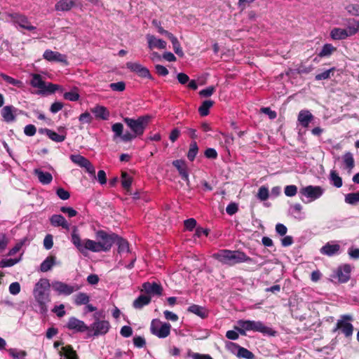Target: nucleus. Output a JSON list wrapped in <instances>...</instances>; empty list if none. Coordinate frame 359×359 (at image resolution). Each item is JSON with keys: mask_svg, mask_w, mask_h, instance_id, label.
<instances>
[{"mask_svg": "<svg viewBox=\"0 0 359 359\" xmlns=\"http://www.w3.org/2000/svg\"><path fill=\"white\" fill-rule=\"evenodd\" d=\"M60 86L58 85L51 83H45V88H42L40 93L42 94L53 93L58 90Z\"/></svg>", "mask_w": 359, "mask_h": 359, "instance_id": "47", "label": "nucleus"}, {"mask_svg": "<svg viewBox=\"0 0 359 359\" xmlns=\"http://www.w3.org/2000/svg\"><path fill=\"white\" fill-rule=\"evenodd\" d=\"M346 11L354 16H359V4H349L346 6Z\"/></svg>", "mask_w": 359, "mask_h": 359, "instance_id": "52", "label": "nucleus"}, {"mask_svg": "<svg viewBox=\"0 0 359 359\" xmlns=\"http://www.w3.org/2000/svg\"><path fill=\"white\" fill-rule=\"evenodd\" d=\"M50 287L49 280L46 278H41L35 285L33 291L34 297L39 303L42 313L47 311L46 304L50 302L49 295L46 291Z\"/></svg>", "mask_w": 359, "mask_h": 359, "instance_id": "3", "label": "nucleus"}, {"mask_svg": "<svg viewBox=\"0 0 359 359\" xmlns=\"http://www.w3.org/2000/svg\"><path fill=\"white\" fill-rule=\"evenodd\" d=\"M34 173L42 184H49L53 180V176L50 172H44L40 169H34Z\"/></svg>", "mask_w": 359, "mask_h": 359, "instance_id": "27", "label": "nucleus"}, {"mask_svg": "<svg viewBox=\"0 0 359 359\" xmlns=\"http://www.w3.org/2000/svg\"><path fill=\"white\" fill-rule=\"evenodd\" d=\"M215 90V88L214 86H209L205 89L201 90L199 92V95L201 96L205 97H210L213 94Z\"/></svg>", "mask_w": 359, "mask_h": 359, "instance_id": "62", "label": "nucleus"}, {"mask_svg": "<svg viewBox=\"0 0 359 359\" xmlns=\"http://www.w3.org/2000/svg\"><path fill=\"white\" fill-rule=\"evenodd\" d=\"M189 355L192 358V359H212V358L207 354H201L198 353H189Z\"/></svg>", "mask_w": 359, "mask_h": 359, "instance_id": "64", "label": "nucleus"}, {"mask_svg": "<svg viewBox=\"0 0 359 359\" xmlns=\"http://www.w3.org/2000/svg\"><path fill=\"white\" fill-rule=\"evenodd\" d=\"M27 241V238H24L21 241H20L18 243L15 244V245L13 248H11L9 250V252L8 253V256H13L15 254H16L18 252L20 251V250L22 248V247L25 245V243Z\"/></svg>", "mask_w": 359, "mask_h": 359, "instance_id": "49", "label": "nucleus"}, {"mask_svg": "<svg viewBox=\"0 0 359 359\" xmlns=\"http://www.w3.org/2000/svg\"><path fill=\"white\" fill-rule=\"evenodd\" d=\"M89 336H99L107 334L110 328V324L107 320H101L97 318L89 327Z\"/></svg>", "mask_w": 359, "mask_h": 359, "instance_id": "9", "label": "nucleus"}, {"mask_svg": "<svg viewBox=\"0 0 359 359\" xmlns=\"http://www.w3.org/2000/svg\"><path fill=\"white\" fill-rule=\"evenodd\" d=\"M45 134L53 141L56 142H62L65 140V136L59 135L53 130H45Z\"/></svg>", "mask_w": 359, "mask_h": 359, "instance_id": "44", "label": "nucleus"}, {"mask_svg": "<svg viewBox=\"0 0 359 359\" xmlns=\"http://www.w3.org/2000/svg\"><path fill=\"white\" fill-rule=\"evenodd\" d=\"M66 327L76 332H88L90 328L83 320L75 317L69 318Z\"/></svg>", "mask_w": 359, "mask_h": 359, "instance_id": "15", "label": "nucleus"}, {"mask_svg": "<svg viewBox=\"0 0 359 359\" xmlns=\"http://www.w3.org/2000/svg\"><path fill=\"white\" fill-rule=\"evenodd\" d=\"M70 159L74 163L85 168L89 174L95 177V169L88 159L79 154L71 155Z\"/></svg>", "mask_w": 359, "mask_h": 359, "instance_id": "13", "label": "nucleus"}, {"mask_svg": "<svg viewBox=\"0 0 359 359\" xmlns=\"http://www.w3.org/2000/svg\"><path fill=\"white\" fill-rule=\"evenodd\" d=\"M284 193L288 197L294 196L297 193V187L295 185H287L285 187Z\"/></svg>", "mask_w": 359, "mask_h": 359, "instance_id": "53", "label": "nucleus"}, {"mask_svg": "<svg viewBox=\"0 0 359 359\" xmlns=\"http://www.w3.org/2000/svg\"><path fill=\"white\" fill-rule=\"evenodd\" d=\"M50 223L54 226H62L68 230L69 224L65 218L61 215H53L50 219Z\"/></svg>", "mask_w": 359, "mask_h": 359, "instance_id": "28", "label": "nucleus"}, {"mask_svg": "<svg viewBox=\"0 0 359 359\" xmlns=\"http://www.w3.org/2000/svg\"><path fill=\"white\" fill-rule=\"evenodd\" d=\"M109 87L112 90L121 92L125 90L126 84L123 81H120V82H117V83H111L109 85Z\"/></svg>", "mask_w": 359, "mask_h": 359, "instance_id": "56", "label": "nucleus"}, {"mask_svg": "<svg viewBox=\"0 0 359 359\" xmlns=\"http://www.w3.org/2000/svg\"><path fill=\"white\" fill-rule=\"evenodd\" d=\"M22 111L18 109L12 105H7L2 108L1 111V116L4 121L11 123L15 121L18 114H21Z\"/></svg>", "mask_w": 359, "mask_h": 359, "instance_id": "16", "label": "nucleus"}, {"mask_svg": "<svg viewBox=\"0 0 359 359\" xmlns=\"http://www.w3.org/2000/svg\"><path fill=\"white\" fill-rule=\"evenodd\" d=\"M171 325L158 319H153L150 325V332L160 339L166 338L170 333Z\"/></svg>", "mask_w": 359, "mask_h": 359, "instance_id": "7", "label": "nucleus"}, {"mask_svg": "<svg viewBox=\"0 0 359 359\" xmlns=\"http://www.w3.org/2000/svg\"><path fill=\"white\" fill-rule=\"evenodd\" d=\"M60 359H79V357L70 345L62 346L58 352Z\"/></svg>", "mask_w": 359, "mask_h": 359, "instance_id": "22", "label": "nucleus"}, {"mask_svg": "<svg viewBox=\"0 0 359 359\" xmlns=\"http://www.w3.org/2000/svg\"><path fill=\"white\" fill-rule=\"evenodd\" d=\"M330 179L332 184L337 188H340L342 186V179L339 176L335 170H331Z\"/></svg>", "mask_w": 359, "mask_h": 359, "instance_id": "40", "label": "nucleus"}, {"mask_svg": "<svg viewBox=\"0 0 359 359\" xmlns=\"http://www.w3.org/2000/svg\"><path fill=\"white\" fill-rule=\"evenodd\" d=\"M7 16L14 23L18 25L20 27L29 30L33 31L36 29V27L32 26L29 22L28 18L22 14L18 13H8Z\"/></svg>", "mask_w": 359, "mask_h": 359, "instance_id": "12", "label": "nucleus"}, {"mask_svg": "<svg viewBox=\"0 0 359 359\" xmlns=\"http://www.w3.org/2000/svg\"><path fill=\"white\" fill-rule=\"evenodd\" d=\"M238 323L241 327V328L238 329V332L242 335L245 334V331L258 332L271 336L274 335L275 333V332H273L271 328L266 326L261 321L241 320L238 322Z\"/></svg>", "mask_w": 359, "mask_h": 359, "instance_id": "4", "label": "nucleus"}, {"mask_svg": "<svg viewBox=\"0 0 359 359\" xmlns=\"http://www.w3.org/2000/svg\"><path fill=\"white\" fill-rule=\"evenodd\" d=\"M151 302V297L147 295H140L133 302V307L137 309H142L144 306L148 305Z\"/></svg>", "mask_w": 359, "mask_h": 359, "instance_id": "31", "label": "nucleus"}, {"mask_svg": "<svg viewBox=\"0 0 359 359\" xmlns=\"http://www.w3.org/2000/svg\"><path fill=\"white\" fill-rule=\"evenodd\" d=\"M115 243H116L118 245V252H128L129 251V245L126 240L117 236Z\"/></svg>", "mask_w": 359, "mask_h": 359, "instance_id": "42", "label": "nucleus"}, {"mask_svg": "<svg viewBox=\"0 0 359 359\" xmlns=\"http://www.w3.org/2000/svg\"><path fill=\"white\" fill-rule=\"evenodd\" d=\"M214 102L208 100L203 102L202 104L198 108V111L201 116H205L209 114V109L212 107Z\"/></svg>", "mask_w": 359, "mask_h": 359, "instance_id": "35", "label": "nucleus"}, {"mask_svg": "<svg viewBox=\"0 0 359 359\" xmlns=\"http://www.w3.org/2000/svg\"><path fill=\"white\" fill-rule=\"evenodd\" d=\"M79 120L80 122H82V123H90L93 120V117L91 116V115L89 112L86 111V112L81 114L79 116Z\"/></svg>", "mask_w": 359, "mask_h": 359, "instance_id": "63", "label": "nucleus"}, {"mask_svg": "<svg viewBox=\"0 0 359 359\" xmlns=\"http://www.w3.org/2000/svg\"><path fill=\"white\" fill-rule=\"evenodd\" d=\"M142 290L149 297L161 296L163 287L161 284L156 282H146L142 284Z\"/></svg>", "mask_w": 359, "mask_h": 359, "instance_id": "17", "label": "nucleus"}, {"mask_svg": "<svg viewBox=\"0 0 359 359\" xmlns=\"http://www.w3.org/2000/svg\"><path fill=\"white\" fill-rule=\"evenodd\" d=\"M57 196L62 200H67L70 197L69 191H66L63 188H58L56 191Z\"/></svg>", "mask_w": 359, "mask_h": 359, "instance_id": "58", "label": "nucleus"}, {"mask_svg": "<svg viewBox=\"0 0 359 359\" xmlns=\"http://www.w3.org/2000/svg\"><path fill=\"white\" fill-rule=\"evenodd\" d=\"M55 264V257H48L40 266V269L42 272H47L51 269Z\"/></svg>", "mask_w": 359, "mask_h": 359, "instance_id": "36", "label": "nucleus"}, {"mask_svg": "<svg viewBox=\"0 0 359 359\" xmlns=\"http://www.w3.org/2000/svg\"><path fill=\"white\" fill-rule=\"evenodd\" d=\"M353 320V318L351 315H341L339 319L337 320L333 332H335L337 330H340L346 338L351 337L354 330L353 325L351 324Z\"/></svg>", "mask_w": 359, "mask_h": 359, "instance_id": "6", "label": "nucleus"}, {"mask_svg": "<svg viewBox=\"0 0 359 359\" xmlns=\"http://www.w3.org/2000/svg\"><path fill=\"white\" fill-rule=\"evenodd\" d=\"M111 130L114 133V140H116L117 138H121L123 142H128L133 140V135H131L130 133L126 132V133L123 134V126L121 123H116L113 124L111 126Z\"/></svg>", "mask_w": 359, "mask_h": 359, "instance_id": "14", "label": "nucleus"}, {"mask_svg": "<svg viewBox=\"0 0 359 359\" xmlns=\"http://www.w3.org/2000/svg\"><path fill=\"white\" fill-rule=\"evenodd\" d=\"M91 111L94 114L95 116L99 119L107 120L109 117V111L104 106L96 105L91 109Z\"/></svg>", "mask_w": 359, "mask_h": 359, "instance_id": "26", "label": "nucleus"}, {"mask_svg": "<svg viewBox=\"0 0 359 359\" xmlns=\"http://www.w3.org/2000/svg\"><path fill=\"white\" fill-rule=\"evenodd\" d=\"M330 36L334 40H342L348 37L345 29L341 28H334L332 29Z\"/></svg>", "mask_w": 359, "mask_h": 359, "instance_id": "34", "label": "nucleus"}, {"mask_svg": "<svg viewBox=\"0 0 359 359\" xmlns=\"http://www.w3.org/2000/svg\"><path fill=\"white\" fill-rule=\"evenodd\" d=\"M187 311L190 313H194L201 318H205L208 315V310L205 307L197 304L191 305L188 308Z\"/></svg>", "mask_w": 359, "mask_h": 359, "instance_id": "30", "label": "nucleus"}, {"mask_svg": "<svg viewBox=\"0 0 359 359\" xmlns=\"http://www.w3.org/2000/svg\"><path fill=\"white\" fill-rule=\"evenodd\" d=\"M63 97L65 100L72 101V102H75V101L79 100L80 95L78 92V88H74L71 91L64 93Z\"/></svg>", "mask_w": 359, "mask_h": 359, "instance_id": "41", "label": "nucleus"}, {"mask_svg": "<svg viewBox=\"0 0 359 359\" xmlns=\"http://www.w3.org/2000/svg\"><path fill=\"white\" fill-rule=\"evenodd\" d=\"M1 78L6 83L13 85L15 86H20V84L22 83L20 81L17 80V79H15L11 76H9L6 74H2Z\"/></svg>", "mask_w": 359, "mask_h": 359, "instance_id": "55", "label": "nucleus"}, {"mask_svg": "<svg viewBox=\"0 0 359 359\" xmlns=\"http://www.w3.org/2000/svg\"><path fill=\"white\" fill-rule=\"evenodd\" d=\"M343 161L346 167L350 171L353 168L355 165V161L353 154L348 151L343 156Z\"/></svg>", "mask_w": 359, "mask_h": 359, "instance_id": "37", "label": "nucleus"}, {"mask_svg": "<svg viewBox=\"0 0 359 359\" xmlns=\"http://www.w3.org/2000/svg\"><path fill=\"white\" fill-rule=\"evenodd\" d=\"M172 44V48H173V50L175 51V53L180 57H183L184 56V52L181 48V46H180V43L178 41V39H177L176 36H175L172 34H170L169 36L168 37Z\"/></svg>", "mask_w": 359, "mask_h": 359, "instance_id": "33", "label": "nucleus"}, {"mask_svg": "<svg viewBox=\"0 0 359 359\" xmlns=\"http://www.w3.org/2000/svg\"><path fill=\"white\" fill-rule=\"evenodd\" d=\"M121 184L124 189H128L132 184V178L127 172H122Z\"/></svg>", "mask_w": 359, "mask_h": 359, "instance_id": "50", "label": "nucleus"}, {"mask_svg": "<svg viewBox=\"0 0 359 359\" xmlns=\"http://www.w3.org/2000/svg\"><path fill=\"white\" fill-rule=\"evenodd\" d=\"M314 116L307 109L301 110L297 116V121L304 128H308L309 123L313 120Z\"/></svg>", "mask_w": 359, "mask_h": 359, "instance_id": "21", "label": "nucleus"}, {"mask_svg": "<svg viewBox=\"0 0 359 359\" xmlns=\"http://www.w3.org/2000/svg\"><path fill=\"white\" fill-rule=\"evenodd\" d=\"M96 238L99 240L102 251H109L112 247L113 244L116 242L117 235L115 233L109 234L106 231L100 230L96 232Z\"/></svg>", "mask_w": 359, "mask_h": 359, "instance_id": "8", "label": "nucleus"}, {"mask_svg": "<svg viewBox=\"0 0 359 359\" xmlns=\"http://www.w3.org/2000/svg\"><path fill=\"white\" fill-rule=\"evenodd\" d=\"M213 257L222 264L229 266L252 261L250 257L240 250H221L215 253Z\"/></svg>", "mask_w": 359, "mask_h": 359, "instance_id": "1", "label": "nucleus"}, {"mask_svg": "<svg viewBox=\"0 0 359 359\" xmlns=\"http://www.w3.org/2000/svg\"><path fill=\"white\" fill-rule=\"evenodd\" d=\"M334 50H336V48L330 43H326L323 46V48L318 53V55L320 57H328L331 55Z\"/></svg>", "mask_w": 359, "mask_h": 359, "instance_id": "38", "label": "nucleus"}, {"mask_svg": "<svg viewBox=\"0 0 359 359\" xmlns=\"http://www.w3.org/2000/svg\"><path fill=\"white\" fill-rule=\"evenodd\" d=\"M351 268L348 264L339 266L336 271V276L340 283H346L350 279Z\"/></svg>", "mask_w": 359, "mask_h": 359, "instance_id": "20", "label": "nucleus"}, {"mask_svg": "<svg viewBox=\"0 0 359 359\" xmlns=\"http://www.w3.org/2000/svg\"><path fill=\"white\" fill-rule=\"evenodd\" d=\"M149 116H139L137 119L128 117L123 118V121L133 132L131 135H133V139L137 136H141L143 135L146 128L149 124Z\"/></svg>", "mask_w": 359, "mask_h": 359, "instance_id": "5", "label": "nucleus"}, {"mask_svg": "<svg viewBox=\"0 0 359 359\" xmlns=\"http://www.w3.org/2000/svg\"><path fill=\"white\" fill-rule=\"evenodd\" d=\"M340 245L337 243H327L320 249V252L323 255L331 257L339 253Z\"/></svg>", "mask_w": 359, "mask_h": 359, "instance_id": "25", "label": "nucleus"}, {"mask_svg": "<svg viewBox=\"0 0 359 359\" xmlns=\"http://www.w3.org/2000/svg\"><path fill=\"white\" fill-rule=\"evenodd\" d=\"M36 133V127L32 124L27 125L24 128V133L29 137L34 136Z\"/></svg>", "mask_w": 359, "mask_h": 359, "instance_id": "60", "label": "nucleus"}, {"mask_svg": "<svg viewBox=\"0 0 359 359\" xmlns=\"http://www.w3.org/2000/svg\"><path fill=\"white\" fill-rule=\"evenodd\" d=\"M126 67L128 69H130L132 72H135L137 74L139 73L141 68L143 67L141 64L138 62H127Z\"/></svg>", "mask_w": 359, "mask_h": 359, "instance_id": "59", "label": "nucleus"}, {"mask_svg": "<svg viewBox=\"0 0 359 359\" xmlns=\"http://www.w3.org/2000/svg\"><path fill=\"white\" fill-rule=\"evenodd\" d=\"M71 241L76 248L83 255L86 254L87 250L93 252H102L100 243L90 239L81 240L76 226L72 228Z\"/></svg>", "mask_w": 359, "mask_h": 359, "instance_id": "2", "label": "nucleus"}, {"mask_svg": "<svg viewBox=\"0 0 359 359\" xmlns=\"http://www.w3.org/2000/svg\"><path fill=\"white\" fill-rule=\"evenodd\" d=\"M53 290L59 295L68 296L79 290V286L76 284L68 285L62 281H53L52 283Z\"/></svg>", "mask_w": 359, "mask_h": 359, "instance_id": "10", "label": "nucleus"}, {"mask_svg": "<svg viewBox=\"0 0 359 359\" xmlns=\"http://www.w3.org/2000/svg\"><path fill=\"white\" fill-rule=\"evenodd\" d=\"M257 197L261 201H266L269 198V190L265 187H261L257 193Z\"/></svg>", "mask_w": 359, "mask_h": 359, "instance_id": "54", "label": "nucleus"}, {"mask_svg": "<svg viewBox=\"0 0 359 359\" xmlns=\"http://www.w3.org/2000/svg\"><path fill=\"white\" fill-rule=\"evenodd\" d=\"M152 25L154 26H155L157 29H158V32L161 34H164L167 37L169 36L170 34H172V33L168 32L167 30L164 29L162 27H161V22H159L158 20H153L152 21Z\"/></svg>", "mask_w": 359, "mask_h": 359, "instance_id": "57", "label": "nucleus"}, {"mask_svg": "<svg viewBox=\"0 0 359 359\" xmlns=\"http://www.w3.org/2000/svg\"><path fill=\"white\" fill-rule=\"evenodd\" d=\"M229 348H232L231 349V352L236 354L239 358L254 359L255 358V355L252 352L235 343H230Z\"/></svg>", "mask_w": 359, "mask_h": 359, "instance_id": "18", "label": "nucleus"}, {"mask_svg": "<svg viewBox=\"0 0 359 359\" xmlns=\"http://www.w3.org/2000/svg\"><path fill=\"white\" fill-rule=\"evenodd\" d=\"M347 33V36H351L355 34L358 32V29H357L355 20L351 19L348 21V25L346 29H344Z\"/></svg>", "mask_w": 359, "mask_h": 359, "instance_id": "43", "label": "nucleus"}, {"mask_svg": "<svg viewBox=\"0 0 359 359\" xmlns=\"http://www.w3.org/2000/svg\"><path fill=\"white\" fill-rule=\"evenodd\" d=\"M345 202L350 205H355L359 203V191L347 194L345 196Z\"/></svg>", "mask_w": 359, "mask_h": 359, "instance_id": "45", "label": "nucleus"}, {"mask_svg": "<svg viewBox=\"0 0 359 359\" xmlns=\"http://www.w3.org/2000/svg\"><path fill=\"white\" fill-rule=\"evenodd\" d=\"M21 260V256L18 259H7L0 261V268L11 267Z\"/></svg>", "mask_w": 359, "mask_h": 359, "instance_id": "48", "label": "nucleus"}, {"mask_svg": "<svg viewBox=\"0 0 359 359\" xmlns=\"http://www.w3.org/2000/svg\"><path fill=\"white\" fill-rule=\"evenodd\" d=\"M148 42V46L150 49L159 48L165 49L166 48V42L161 39H157L153 35L147 34L146 36Z\"/></svg>", "mask_w": 359, "mask_h": 359, "instance_id": "23", "label": "nucleus"}, {"mask_svg": "<svg viewBox=\"0 0 359 359\" xmlns=\"http://www.w3.org/2000/svg\"><path fill=\"white\" fill-rule=\"evenodd\" d=\"M334 68H331L330 69L325 70L322 73L318 74L315 76V79L316 81L325 80L330 78V74L333 72Z\"/></svg>", "mask_w": 359, "mask_h": 359, "instance_id": "51", "label": "nucleus"}, {"mask_svg": "<svg viewBox=\"0 0 359 359\" xmlns=\"http://www.w3.org/2000/svg\"><path fill=\"white\" fill-rule=\"evenodd\" d=\"M88 302L89 297L84 292H79L75 296L74 303L78 306L87 304Z\"/></svg>", "mask_w": 359, "mask_h": 359, "instance_id": "39", "label": "nucleus"}, {"mask_svg": "<svg viewBox=\"0 0 359 359\" xmlns=\"http://www.w3.org/2000/svg\"><path fill=\"white\" fill-rule=\"evenodd\" d=\"M172 165L177 169L182 178L187 182H189V174L185 161L182 160H175L172 162Z\"/></svg>", "mask_w": 359, "mask_h": 359, "instance_id": "24", "label": "nucleus"}, {"mask_svg": "<svg viewBox=\"0 0 359 359\" xmlns=\"http://www.w3.org/2000/svg\"><path fill=\"white\" fill-rule=\"evenodd\" d=\"M300 194L313 201L320 198L324 194V189L320 186L309 185L300 189Z\"/></svg>", "mask_w": 359, "mask_h": 359, "instance_id": "11", "label": "nucleus"}, {"mask_svg": "<svg viewBox=\"0 0 359 359\" xmlns=\"http://www.w3.org/2000/svg\"><path fill=\"white\" fill-rule=\"evenodd\" d=\"M32 79L30 81V84L32 87L39 89L40 91L42 90V88H45L46 82L43 81L41 75L37 74H33L32 75Z\"/></svg>", "mask_w": 359, "mask_h": 359, "instance_id": "32", "label": "nucleus"}, {"mask_svg": "<svg viewBox=\"0 0 359 359\" xmlns=\"http://www.w3.org/2000/svg\"><path fill=\"white\" fill-rule=\"evenodd\" d=\"M198 148L196 142H192L190 144L189 149L187 154V158L193 161L198 154Z\"/></svg>", "mask_w": 359, "mask_h": 359, "instance_id": "46", "label": "nucleus"}, {"mask_svg": "<svg viewBox=\"0 0 359 359\" xmlns=\"http://www.w3.org/2000/svg\"><path fill=\"white\" fill-rule=\"evenodd\" d=\"M44 59L50 62H59L67 64V57L59 52L46 50L43 55Z\"/></svg>", "mask_w": 359, "mask_h": 359, "instance_id": "19", "label": "nucleus"}, {"mask_svg": "<svg viewBox=\"0 0 359 359\" xmlns=\"http://www.w3.org/2000/svg\"><path fill=\"white\" fill-rule=\"evenodd\" d=\"M53 236L48 234L45 236L43 240V246L46 250H50L53 248Z\"/></svg>", "mask_w": 359, "mask_h": 359, "instance_id": "61", "label": "nucleus"}, {"mask_svg": "<svg viewBox=\"0 0 359 359\" xmlns=\"http://www.w3.org/2000/svg\"><path fill=\"white\" fill-rule=\"evenodd\" d=\"M75 6L74 0H60L55 5L57 11H69Z\"/></svg>", "mask_w": 359, "mask_h": 359, "instance_id": "29", "label": "nucleus"}]
</instances>
